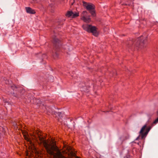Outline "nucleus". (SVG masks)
I'll return each instance as SVG.
<instances>
[{
	"mask_svg": "<svg viewBox=\"0 0 158 158\" xmlns=\"http://www.w3.org/2000/svg\"><path fill=\"white\" fill-rule=\"evenodd\" d=\"M151 128V126H148L147 123L143 125L139 132V135L136 138V139L138 140L140 137L142 139H145Z\"/></svg>",
	"mask_w": 158,
	"mask_h": 158,
	"instance_id": "1",
	"label": "nucleus"
},
{
	"mask_svg": "<svg viewBox=\"0 0 158 158\" xmlns=\"http://www.w3.org/2000/svg\"><path fill=\"white\" fill-rule=\"evenodd\" d=\"M83 29L88 32L92 33L95 36H97L98 33L96 30V28L95 26H93L88 24H84L82 26Z\"/></svg>",
	"mask_w": 158,
	"mask_h": 158,
	"instance_id": "2",
	"label": "nucleus"
},
{
	"mask_svg": "<svg viewBox=\"0 0 158 158\" xmlns=\"http://www.w3.org/2000/svg\"><path fill=\"white\" fill-rule=\"evenodd\" d=\"M83 6L85 7L86 9L89 10L91 15L93 16H95V6L93 4L90 3H87L84 1H83Z\"/></svg>",
	"mask_w": 158,
	"mask_h": 158,
	"instance_id": "3",
	"label": "nucleus"
},
{
	"mask_svg": "<svg viewBox=\"0 0 158 158\" xmlns=\"http://www.w3.org/2000/svg\"><path fill=\"white\" fill-rule=\"evenodd\" d=\"M87 12L86 11H83L81 15V19L85 23H89L91 21L89 16L87 17Z\"/></svg>",
	"mask_w": 158,
	"mask_h": 158,
	"instance_id": "4",
	"label": "nucleus"
},
{
	"mask_svg": "<svg viewBox=\"0 0 158 158\" xmlns=\"http://www.w3.org/2000/svg\"><path fill=\"white\" fill-rule=\"evenodd\" d=\"M65 15L68 17L74 18L79 16V13L78 12H73L72 11H68L66 13Z\"/></svg>",
	"mask_w": 158,
	"mask_h": 158,
	"instance_id": "5",
	"label": "nucleus"
},
{
	"mask_svg": "<svg viewBox=\"0 0 158 158\" xmlns=\"http://www.w3.org/2000/svg\"><path fill=\"white\" fill-rule=\"evenodd\" d=\"M23 135L25 139L28 142H29V143L30 144L31 146H32L33 145V144L29 138L28 135L27 133L25 134L24 133H23Z\"/></svg>",
	"mask_w": 158,
	"mask_h": 158,
	"instance_id": "6",
	"label": "nucleus"
},
{
	"mask_svg": "<svg viewBox=\"0 0 158 158\" xmlns=\"http://www.w3.org/2000/svg\"><path fill=\"white\" fill-rule=\"evenodd\" d=\"M25 9L27 13L31 14H35V10L30 7H26Z\"/></svg>",
	"mask_w": 158,
	"mask_h": 158,
	"instance_id": "7",
	"label": "nucleus"
},
{
	"mask_svg": "<svg viewBox=\"0 0 158 158\" xmlns=\"http://www.w3.org/2000/svg\"><path fill=\"white\" fill-rule=\"evenodd\" d=\"M64 148H65L67 151V152H66L65 150L63 151V152L64 153H67L68 152H70L72 155H73V153L72 152H70V151L71 150V148L70 146H66L65 145L64 146Z\"/></svg>",
	"mask_w": 158,
	"mask_h": 158,
	"instance_id": "8",
	"label": "nucleus"
},
{
	"mask_svg": "<svg viewBox=\"0 0 158 158\" xmlns=\"http://www.w3.org/2000/svg\"><path fill=\"white\" fill-rule=\"evenodd\" d=\"M64 52L68 53L70 49L69 46L67 45H64L62 47Z\"/></svg>",
	"mask_w": 158,
	"mask_h": 158,
	"instance_id": "9",
	"label": "nucleus"
},
{
	"mask_svg": "<svg viewBox=\"0 0 158 158\" xmlns=\"http://www.w3.org/2000/svg\"><path fill=\"white\" fill-rule=\"evenodd\" d=\"M138 43L139 44V45H138V44H137V46H139V47H141V46H143V42H140L139 43V41H138L137 44Z\"/></svg>",
	"mask_w": 158,
	"mask_h": 158,
	"instance_id": "10",
	"label": "nucleus"
},
{
	"mask_svg": "<svg viewBox=\"0 0 158 158\" xmlns=\"http://www.w3.org/2000/svg\"><path fill=\"white\" fill-rule=\"evenodd\" d=\"M158 122V117L153 122V124H156Z\"/></svg>",
	"mask_w": 158,
	"mask_h": 158,
	"instance_id": "11",
	"label": "nucleus"
},
{
	"mask_svg": "<svg viewBox=\"0 0 158 158\" xmlns=\"http://www.w3.org/2000/svg\"><path fill=\"white\" fill-rule=\"evenodd\" d=\"M55 43H59V40L57 39H56L55 40Z\"/></svg>",
	"mask_w": 158,
	"mask_h": 158,
	"instance_id": "12",
	"label": "nucleus"
},
{
	"mask_svg": "<svg viewBox=\"0 0 158 158\" xmlns=\"http://www.w3.org/2000/svg\"><path fill=\"white\" fill-rule=\"evenodd\" d=\"M61 112H58L57 113V114L59 116H60V115H61Z\"/></svg>",
	"mask_w": 158,
	"mask_h": 158,
	"instance_id": "13",
	"label": "nucleus"
}]
</instances>
